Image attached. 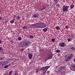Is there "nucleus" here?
<instances>
[{"instance_id":"nucleus-1","label":"nucleus","mask_w":75,"mask_h":75,"mask_svg":"<svg viewBox=\"0 0 75 75\" xmlns=\"http://www.w3.org/2000/svg\"><path fill=\"white\" fill-rule=\"evenodd\" d=\"M66 69V68H65V66H61L60 69L57 71V72L60 74H62V72H64V71H65V70Z\"/></svg>"},{"instance_id":"nucleus-2","label":"nucleus","mask_w":75,"mask_h":75,"mask_svg":"<svg viewBox=\"0 0 75 75\" xmlns=\"http://www.w3.org/2000/svg\"><path fill=\"white\" fill-rule=\"evenodd\" d=\"M33 27H37V28H41V23H39L37 24H33L32 25Z\"/></svg>"},{"instance_id":"nucleus-3","label":"nucleus","mask_w":75,"mask_h":75,"mask_svg":"<svg viewBox=\"0 0 75 75\" xmlns=\"http://www.w3.org/2000/svg\"><path fill=\"white\" fill-rule=\"evenodd\" d=\"M69 6H65L63 7V11L64 12L68 11Z\"/></svg>"},{"instance_id":"nucleus-4","label":"nucleus","mask_w":75,"mask_h":75,"mask_svg":"<svg viewBox=\"0 0 75 75\" xmlns=\"http://www.w3.org/2000/svg\"><path fill=\"white\" fill-rule=\"evenodd\" d=\"M47 27L46 24L42 23H40V28H45Z\"/></svg>"},{"instance_id":"nucleus-5","label":"nucleus","mask_w":75,"mask_h":75,"mask_svg":"<svg viewBox=\"0 0 75 75\" xmlns=\"http://www.w3.org/2000/svg\"><path fill=\"white\" fill-rule=\"evenodd\" d=\"M59 47H65V43L63 42H61L59 44Z\"/></svg>"},{"instance_id":"nucleus-6","label":"nucleus","mask_w":75,"mask_h":75,"mask_svg":"<svg viewBox=\"0 0 75 75\" xmlns=\"http://www.w3.org/2000/svg\"><path fill=\"white\" fill-rule=\"evenodd\" d=\"M31 42L29 41H27L26 42H23V45H25V46H27L29 44H30Z\"/></svg>"},{"instance_id":"nucleus-7","label":"nucleus","mask_w":75,"mask_h":75,"mask_svg":"<svg viewBox=\"0 0 75 75\" xmlns=\"http://www.w3.org/2000/svg\"><path fill=\"white\" fill-rule=\"evenodd\" d=\"M71 59V56H69L67 57L66 59L65 62H68V61H69V60H70Z\"/></svg>"},{"instance_id":"nucleus-8","label":"nucleus","mask_w":75,"mask_h":75,"mask_svg":"<svg viewBox=\"0 0 75 75\" xmlns=\"http://www.w3.org/2000/svg\"><path fill=\"white\" fill-rule=\"evenodd\" d=\"M71 69L72 71H75V65L74 64H72L71 65Z\"/></svg>"},{"instance_id":"nucleus-9","label":"nucleus","mask_w":75,"mask_h":75,"mask_svg":"<svg viewBox=\"0 0 75 75\" xmlns=\"http://www.w3.org/2000/svg\"><path fill=\"white\" fill-rule=\"evenodd\" d=\"M28 57L29 58V59H31V58H33V54H28Z\"/></svg>"},{"instance_id":"nucleus-10","label":"nucleus","mask_w":75,"mask_h":75,"mask_svg":"<svg viewBox=\"0 0 75 75\" xmlns=\"http://www.w3.org/2000/svg\"><path fill=\"white\" fill-rule=\"evenodd\" d=\"M45 67H43L40 68V69L39 71H43V70H45Z\"/></svg>"},{"instance_id":"nucleus-11","label":"nucleus","mask_w":75,"mask_h":75,"mask_svg":"<svg viewBox=\"0 0 75 75\" xmlns=\"http://www.w3.org/2000/svg\"><path fill=\"white\" fill-rule=\"evenodd\" d=\"M55 28L57 30H59L60 29H61L59 27V26H57Z\"/></svg>"},{"instance_id":"nucleus-12","label":"nucleus","mask_w":75,"mask_h":75,"mask_svg":"<svg viewBox=\"0 0 75 75\" xmlns=\"http://www.w3.org/2000/svg\"><path fill=\"white\" fill-rule=\"evenodd\" d=\"M48 30V28H46L43 29V31L44 32H46Z\"/></svg>"},{"instance_id":"nucleus-13","label":"nucleus","mask_w":75,"mask_h":75,"mask_svg":"<svg viewBox=\"0 0 75 75\" xmlns=\"http://www.w3.org/2000/svg\"><path fill=\"white\" fill-rule=\"evenodd\" d=\"M74 5L73 4L71 5H70V9H72V8H73L74 7Z\"/></svg>"},{"instance_id":"nucleus-14","label":"nucleus","mask_w":75,"mask_h":75,"mask_svg":"<svg viewBox=\"0 0 75 75\" xmlns=\"http://www.w3.org/2000/svg\"><path fill=\"white\" fill-rule=\"evenodd\" d=\"M51 55H49L47 57V59H51Z\"/></svg>"},{"instance_id":"nucleus-15","label":"nucleus","mask_w":75,"mask_h":75,"mask_svg":"<svg viewBox=\"0 0 75 75\" xmlns=\"http://www.w3.org/2000/svg\"><path fill=\"white\" fill-rule=\"evenodd\" d=\"M33 17L35 18H37L38 17V16L37 14H35L33 15Z\"/></svg>"},{"instance_id":"nucleus-16","label":"nucleus","mask_w":75,"mask_h":75,"mask_svg":"<svg viewBox=\"0 0 75 75\" xmlns=\"http://www.w3.org/2000/svg\"><path fill=\"white\" fill-rule=\"evenodd\" d=\"M50 67V66H46L45 67V69H47V70Z\"/></svg>"},{"instance_id":"nucleus-17","label":"nucleus","mask_w":75,"mask_h":75,"mask_svg":"<svg viewBox=\"0 0 75 75\" xmlns=\"http://www.w3.org/2000/svg\"><path fill=\"white\" fill-rule=\"evenodd\" d=\"M23 29V30H25V29H27V27L26 26H24L22 27Z\"/></svg>"},{"instance_id":"nucleus-18","label":"nucleus","mask_w":75,"mask_h":75,"mask_svg":"<svg viewBox=\"0 0 75 75\" xmlns=\"http://www.w3.org/2000/svg\"><path fill=\"white\" fill-rule=\"evenodd\" d=\"M14 22V21L13 20H11L10 21V23H11V24H12Z\"/></svg>"},{"instance_id":"nucleus-19","label":"nucleus","mask_w":75,"mask_h":75,"mask_svg":"<svg viewBox=\"0 0 75 75\" xmlns=\"http://www.w3.org/2000/svg\"><path fill=\"white\" fill-rule=\"evenodd\" d=\"M34 38V36H33L31 35L30 36V38L31 39H32V38Z\"/></svg>"},{"instance_id":"nucleus-20","label":"nucleus","mask_w":75,"mask_h":75,"mask_svg":"<svg viewBox=\"0 0 75 75\" xmlns=\"http://www.w3.org/2000/svg\"><path fill=\"white\" fill-rule=\"evenodd\" d=\"M13 72V71H10L9 73V74L8 75H11V73Z\"/></svg>"},{"instance_id":"nucleus-21","label":"nucleus","mask_w":75,"mask_h":75,"mask_svg":"<svg viewBox=\"0 0 75 75\" xmlns=\"http://www.w3.org/2000/svg\"><path fill=\"white\" fill-rule=\"evenodd\" d=\"M71 50H75V47H72L71 48Z\"/></svg>"},{"instance_id":"nucleus-22","label":"nucleus","mask_w":75,"mask_h":75,"mask_svg":"<svg viewBox=\"0 0 75 75\" xmlns=\"http://www.w3.org/2000/svg\"><path fill=\"white\" fill-rule=\"evenodd\" d=\"M55 39H54L53 38L51 40V41L52 42H54L55 41Z\"/></svg>"},{"instance_id":"nucleus-23","label":"nucleus","mask_w":75,"mask_h":75,"mask_svg":"<svg viewBox=\"0 0 75 75\" xmlns=\"http://www.w3.org/2000/svg\"><path fill=\"white\" fill-rule=\"evenodd\" d=\"M8 65H6L4 67V68H8Z\"/></svg>"},{"instance_id":"nucleus-24","label":"nucleus","mask_w":75,"mask_h":75,"mask_svg":"<svg viewBox=\"0 0 75 75\" xmlns=\"http://www.w3.org/2000/svg\"><path fill=\"white\" fill-rule=\"evenodd\" d=\"M18 73L16 71H15V73L14 75H17Z\"/></svg>"},{"instance_id":"nucleus-25","label":"nucleus","mask_w":75,"mask_h":75,"mask_svg":"<svg viewBox=\"0 0 75 75\" xmlns=\"http://www.w3.org/2000/svg\"><path fill=\"white\" fill-rule=\"evenodd\" d=\"M56 52L58 53H59V52H60V50H56Z\"/></svg>"},{"instance_id":"nucleus-26","label":"nucleus","mask_w":75,"mask_h":75,"mask_svg":"<svg viewBox=\"0 0 75 75\" xmlns=\"http://www.w3.org/2000/svg\"><path fill=\"white\" fill-rule=\"evenodd\" d=\"M18 40H21V37H18Z\"/></svg>"},{"instance_id":"nucleus-27","label":"nucleus","mask_w":75,"mask_h":75,"mask_svg":"<svg viewBox=\"0 0 75 75\" xmlns=\"http://www.w3.org/2000/svg\"><path fill=\"white\" fill-rule=\"evenodd\" d=\"M67 40H68V42H69L71 41V39L70 38H68L67 39Z\"/></svg>"},{"instance_id":"nucleus-28","label":"nucleus","mask_w":75,"mask_h":75,"mask_svg":"<svg viewBox=\"0 0 75 75\" xmlns=\"http://www.w3.org/2000/svg\"><path fill=\"white\" fill-rule=\"evenodd\" d=\"M3 50V47H0V51H1V50Z\"/></svg>"},{"instance_id":"nucleus-29","label":"nucleus","mask_w":75,"mask_h":75,"mask_svg":"<svg viewBox=\"0 0 75 75\" xmlns=\"http://www.w3.org/2000/svg\"><path fill=\"white\" fill-rule=\"evenodd\" d=\"M36 70H37L38 71H40V69L39 68V67H38L36 69Z\"/></svg>"},{"instance_id":"nucleus-30","label":"nucleus","mask_w":75,"mask_h":75,"mask_svg":"<svg viewBox=\"0 0 75 75\" xmlns=\"http://www.w3.org/2000/svg\"><path fill=\"white\" fill-rule=\"evenodd\" d=\"M70 56L71 57V58H72V57H73V54H70Z\"/></svg>"},{"instance_id":"nucleus-31","label":"nucleus","mask_w":75,"mask_h":75,"mask_svg":"<svg viewBox=\"0 0 75 75\" xmlns=\"http://www.w3.org/2000/svg\"><path fill=\"white\" fill-rule=\"evenodd\" d=\"M4 65H5H5H7L6 64L5 62H4Z\"/></svg>"},{"instance_id":"nucleus-32","label":"nucleus","mask_w":75,"mask_h":75,"mask_svg":"<svg viewBox=\"0 0 75 75\" xmlns=\"http://www.w3.org/2000/svg\"><path fill=\"white\" fill-rule=\"evenodd\" d=\"M17 18L18 19V20H19V19L20 18V17L19 16H18L17 17Z\"/></svg>"},{"instance_id":"nucleus-33","label":"nucleus","mask_w":75,"mask_h":75,"mask_svg":"<svg viewBox=\"0 0 75 75\" xmlns=\"http://www.w3.org/2000/svg\"><path fill=\"white\" fill-rule=\"evenodd\" d=\"M1 66H2V67H3L5 65L4 64L2 63V64H1Z\"/></svg>"},{"instance_id":"nucleus-34","label":"nucleus","mask_w":75,"mask_h":75,"mask_svg":"<svg viewBox=\"0 0 75 75\" xmlns=\"http://www.w3.org/2000/svg\"><path fill=\"white\" fill-rule=\"evenodd\" d=\"M6 63V65H7V64H8V61H6V62H5Z\"/></svg>"},{"instance_id":"nucleus-35","label":"nucleus","mask_w":75,"mask_h":75,"mask_svg":"<svg viewBox=\"0 0 75 75\" xmlns=\"http://www.w3.org/2000/svg\"><path fill=\"white\" fill-rule=\"evenodd\" d=\"M68 28H69V27H68V25L66 26V28H67V29H68Z\"/></svg>"},{"instance_id":"nucleus-36","label":"nucleus","mask_w":75,"mask_h":75,"mask_svg":"<svg viewBox=\"0 0 75 75\" xmlns=\"http://www.w3.org/2000/svg\"><path fill=\"white\" fill-rule=\"evenodd\" d=\"M24 50L23 49H21V51H24Z\"/></svg>"},{"instance_id":"nucleus-37","label":"nucleus","mask_w":75,"mask_h":75,"mask_svg":"<svg viewBox=\"0 0 75 75\" xmlns=\"http://www.w3.org/2000/svg\"><path fill=\"white\" fill-rule=\"evenodd\" d=\"M47 74H49V73H50V71H47Z\"/></svg>"},{"instance_id":"nucleus-38","label":"nucleus","mask_w":75,"mask_h":75,"mask_svg":"<svg viewBox=\"0 0 75 75\" xmlns=\"http://www.w3.org/2000/svg\"><path fill=\"white\" fill-rule=\"evenodd\" d=\"M3 63V62H0V64L1 65Z\"/></svg>"},{"instance_id":"nucleus-39","label":"nucleus","mask_w":75,"mask_h":75,"mask_svg":"<svg viewBox=\"0 0 75 75\" xmlns=\"http://www.w3.org/2000/svg\"><path fill=\"white\" fill-rule=\"evenodd\" d=\"M2 19V17L1 16H0V20Z\"/></svg>"},{"instance_id":"nucleus-40","label":"nucleus","mask_w":75,"mask_h":75,"mask_svg":"<svg viewBox=\"0 0 75 75\" xmlns=\"http://www.w3.org/2000/svg\"><path fill=\"white\" fill-rule=\"evenodd\" d=\"M1 44V40H0V44Z\"/></svg>"},{"instance_id":"nucleus-41","label":"nucleus","mask_w":75,"mask_h":75,"mask_svg":"<svg viewBox=\"0 0 75 75\" xmlns=\"http://www.w3.org/2000/svg\"><path fill=\"white\" fill-rule=\"evenodd\" d=\"M68 56V55H66L65 56V57H67Z\"/></svg>"},{"instance_id":"nucleus-42","label":"nucleus","mask_w":75,"mask_h":75,"mask_svg":"<svg viewBox=\"0 0 75 75\" xmlns=\"http://www.w3.org/2000/svg\"><path fill=\"white\" fill-rule=\"evenodd\" d=\"M58 0H54V1H57Z\"/></svg>"},{"instance_id":"nucleus-43","label":"nucleus","mask_w":75,"mask_h":75,"mask_svg":"<svg viewBox=\"0 0 75 75\" xmlns=\"http://www.w3.org/2000/svg\"><path fill=\"white\" fill-rule=\"evenodd\" d=\"M20 45H22V44H20Z\"/></svg>"}]
</instances>
